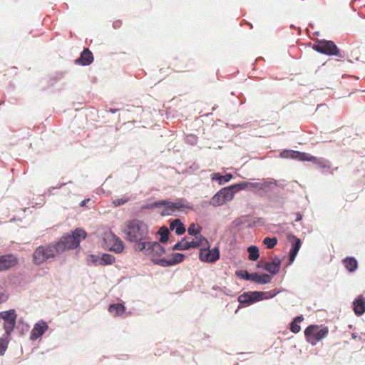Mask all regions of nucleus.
<instances>
[{
	"label": "nucleus",
	"mask_w": 365,
	"mask_h": 365,
	"mask_svg": "<svg viewBox=\"0 0 365 365\" xmlns=\"http://www.w3.org/2000/svg\"><path fill=\"white\" fill-rule=\"evenodd\" d=\"M86 235L84 230L77 228L71 234L62 236L57 242L38 246L33 253V262L39 265L66 251L77 248Z\"/></svg>",
	"instance_id": "obj_1"
},
{
	"label": "nucleus",
	"mask_w": 365,
	"mask_h": 365,
	"mask_svg": "<svg viewBox=\"0 0 365 365\" xmlns=\"http://www.w3.org/2000/svg\"><path fill=\"white\" fill-rule=\"evenodd\" d=\"M230 187L235 195L242 190H250L261 197H267L270 202L279 205L284 204L283 197L284 187L281 180L267 178H262L258 182L240 181L230 185Z\"/></svg>",
	"instance_id": "obj_2"
},
{
	"label": "nucleus",
	"mask_w": 365,
	"mask_h": 365,
	"mask_svg": "<svg viewBox=\"0 0 365 365\" xmlns=\"http://www.w3.org/2000/svg\"><path fill=\"white\" fill-rule=\"evenodd\" d=\"M127 240L139 244L148 240V225L142 221L133 220L128 221L123 228Z\"/></svg>",
	"instance_id": "obj_3"
},
{
	"label": "nucleus",
	"mask_w": 365,
	"mask_h": 365,
	"mask_svg": "<svg viewBox=\"0 0 365 365\" xmlns=\"http://www.w3.org/2000/svg\"><path fill=\"white\" fill-rule=\"evenodd\" d=\"M309 43L312 49L320 54L336 56L340 58H345L347 56L346 52L341 50L331 40L317 39L313 44Z\"/></svg>",
	"instance_id": "obj_4"
},
{
	"label": "nucleus",
	"mask_w": 365,
	"mask_h": 365,
	"mask_svg": "<svg viewBox=\"0 0 365 365\" xmlns=\"http://www.w3.org/2000/svg\"><path fill=\"white\" fill-rule=\"evenodd\" d=\"M135 250L143 252L150 256L152 260L157 264V261L165 252V250L158 242H150L148 240L144 242L135 245Z\"/></svg>",
	"instance_id": "obj_5"
},
{
	"label": "nucleus",
	"mask_w": 365,
	"mask_h": 365,
	"mask_svg": "<svg viewBox=\"0 0 365 365\" xmlns=\"http://www.w3.org/2000/svg\"><path fill=\"white\" fill-rule=\"evenodd\" d=\"M234 196V191L228 185L219 190L209 201L204 202L200 205H225L231 201Z\"/></svg>",
	"instance_id": "obj_6"
},
{
	"label": "nucleus",
	"mask_w": 365,
	"mask_h": 365,
	"mask_svg": "<svg viewBox=\"0 0 365 365\" xmlns=\"http://www.w3.org/2000/svg\"><path fill=\"white\" fill-rule=\"evenodd\" d=\"M329 333V329L325 327L319 329L317 325H310L304 331L307 341L312 345H316L319 341L325 338Z\"/></svg>",
	"instance_id": "obj_7"
},
{
	"label": "nucleus",
	"mask_w": 365,
	"mask_h": 365,
	"mask_svg": "<svg viewBox=\"0 0 365 365\" xmlns=\"http://www.w3.org/2000/svg\"><path fill=\"white\" fill-rule=\"evenodd\" d=\"M16 318L17 315L14 309L0 312V319L4 320L3 327L6 337H9L14 331L16 323Z\"/></svg>",
	"instance_id": "obj_8"
},
{
	"label": "nucleus",
	"mask_w": 365,
	"mask_h": 365,
	"mask_svg": "<svg viewBox=\"0 0 365 365\" xmlns=\"http://www.w3.org/2000/svg\"><path fill=\"white\" fill-rule=\"evenodd\" d=\"M103 240L106 247L110 251L120 253L124 250L123 241L111 232L105 233Z\"/></svg>",
	"instance_id": "obj_9"
},
{
	"label": "nucleus",
	"mask_w": 365,
	"mask_h": 365,
	"mask_svg": "<svg viewBox=\"0 0 365 365\" xmlns=\"http://www.w3.org/2000/svg\"><path fill=\"white\" fill-rule=\"evenodd\" d=\"M219 258L220 250L218 247L210 250L209 247H207V248H202L200 250L199 259L202 262L213 263L218 260Z\"/></svg>",
	"instance_id": "obj_10"
},
{
	"label": "nucleus",
	"mask_w": 365,
	"mask_h": 365,
	"mask_svg": "<svg viewBox=\"0 0 365 365\" xmlns=\"http://www.w3.org/2000/svg\"><path fill=\"white\" fill-rule=\"evenodd\" d=\"M267 293L263 292H247L238 297V302L241 304H253L264 299Z\"/></svg>",
	"instance_id": "obj_11"
},
{
	"label": "nucleus",
	"mask_w": 365,
	"mask_h": 365,
	"mask_svg": "<svg viewBox=\"0 0 365 365\" xmlns=\"http://www.w3.org/2000/svg\"><path fill=\"white\" fill-rule=\"evenodd\" d=\"M140 205H187L185 198H176L172 200L170 198L163 200H155L150 202H143Z\"/></svg>",
	"instance_id": "obj_12"
},
{
	"label": "nucleus",
	"mask_w": 365,
	"mask_h": 365,
	"mask_svg": "<svg viewBox=\"0 0 365 365\" xmlns=\"http://www.w3.org/2000/svg\"><path fill=\"white\" fill-rule=\"evenodd\" d=\"M94 61L93 53L88 48H83L81 52L80 56L74 60L76 65L81 66H90Z\"/></svg>",
	"instance_id": "obj_13"
},
{
	"label": "nucleus",
	"mask_w": 365,
	"mask_h": 365,
	"mask_svg": "<svg viewBox=\"0 0 365 365\" xmlns=\"http://www.w3.org/2000/svg\"><path fill=\"white\" fill-rule=\"evenodd\" d=\"M18 263V258L13 255H1L0 256V272L14 267Z\"/></svg>",
	"instance_id": "obj_14"
},
{
	"label": "nucleus",
	"mask_w": 365,
	"mask_h": 365,
	"mask_svg": "<svg viewBox=\"0 0 365 365\" xmlns=\"http://www.w3.org/2000/svg\"><path fill=\"white\" fill-rule=\"evenodd\" d=\"M185 255L181 253L173 254L170 259L163 257L157 261V264L162 267L175 265L183 261Z\"/></svg>",
	"instance_id": "obj_15"
},
{
	"label": "nucleus",
	"mask_w": 365,
	"mask_h": 365,
	"mask_svg": "<svg viewBox=\"0 0 365 365\" xmlns=\"http://www.w3.org/2000/svg\"><path fill=\"white\" fill-rule=\"evenodd\" d=\"M48 329L47 323L43 320L35 324L31 331L30 339L33 341L41 337Z\"/></svg>",
	"instance_id": "obj_16"
},
{
	"label": "nucleus",
	"mask_w": 365,
	"mask_h": 365,
	"mask_svg": "<svg viewBox=\"0 0 365 365\" xmlns=\"http://www.w3.org/2000/svg\"><path fill=\"white\" fill-rule=\"evenodd\" d=\"M234 178L235 175L230 173L222 174L220 172H214L210 175L211 180L212 182H217L219 185H225Z\"/></svg>",
	"instance_id": "obj_17"
},
{
	"label": "nucleus",
	"mask_w": 365,
	"mask_h": 365,
	"mask_svg": "<svg viewBox=\"0 0 365 365\" xmlns=\"http://www.w3.org/2000/svg\"><path fill=\"white\" fill-rule=\"evenodd\" d=\"M91 258L96 265H108L115 262V257L110 254H103L101 257L91 255Z\"/></svg>",
	"instance_id": "obj_18"
},
{
	"label": "nucleus",
	"mask_w": 365,
	"mask_h": 365,
	"mask_svg": "<svg viewBox=\"0 0 365 365\" xmlns=\"http://www.w3.org/2000/svg\"><path fill=\"white\" fill-rule=\"evenodd\" d=\"M250 281L255 282L259 284H267L271 282L272 277L267 274H259L257 273H251V275H248Z\"/></svg>",
	"instance_id": "obj_19"
},
{
	"label": "nucleus",
	"mask_w": 365,
	"mask_h": 365,
	"mask_svg": "<svg viewBox=\"0 0 365 365\" xmlns=\"http://www.w3.org/2000/svg\"><path fill=\"white\" fill-rule=\"evenodd\" d=\"M281 260L276 257L271 262H264L263 269L272 274H276L280 268Z\"/></svg>",
	"instance_id": "obj_20"
},
{
	"label": "nucleus",
	"mask_w": 365,
	"mask_h": 365,
	"mask_svg": "<svg viewBox=\"0 0 365 365\" xmlns=\"http://www.w3.org/2000/svg\"><path fill=\"white\" fill-rule=\"evenodd\" d=\"M73 183L72 181H68V182H58L56 186H51L50 187L47 191H45L43 196V197H46V196H51V195H56L58 193V190H60L61 188H62L63 187H65L66 185H73Z\"/></svg>",
	"instance_id": "obj_21"
},
{
	"label": "nucleus",
	"mask_w": 365,
	"mask_h": 365,
	"mask_svg": "<svg viewBox=\"0 0 365 365\" xmlns=\"http://www.w3.org/2000/svg\"><path fill=\"white\" fill-rule=\"evenodd\" d=\"M354 311L356 314L361 315L365 312V299L361 296L359 297L354 302Z\"/></svg>",
	"instance_id": "obj_22"
},
{
	"label": "nucleus",
	"mask_w": 365,
	"mask_h": 365,
	"mask_svg": "<svg viewBox=\"0 0 365 365\" xmlns=\"http://www.w3.org/2000/svg\"><path fill=\"white\" fill-rule=\"evenodd\" d=\"M297 153L299 155H297L296 160L299 162H311L312 163L313 160H317V157L311 155L310 153H305V152H301V151H297Z\"/></svg>",
	"instance_id": "obj_23"
},
{
	"label": "nucleus",
	"mask_w": 365,
	"mask_h": 365,
	"mask_svg": "<svg viewBox=\"0 0 365 365\" xmlns=\"http://www.w3.org/2000/svg\"><path fill=\"white\" fill-rule=\"evenodd\" d=\"M108 311L114 316H120L125 312V308L122 304H113L109 306Z\"/></svg>",
	"instance_id": "obj_24"
},
{
	"label": "nucleus",
	"mask_w": 365,
	"mask_h": 365,
	"mask_svg": "<svg viewBox=\"0 0 365 365\" xmlns=\"http://www.w3.org/2000/svg\"><path fill=\"white\" fill-rule=\"evenodd\" d=\"M66 71H56L53 74L50 75L48 84L49 86H53L58 81L63 78Z\"/></svg>",
	"instance_id": "obj_25"
},
{
	"label": "nucleus",
	"mask_w": 365,
	"mask_h": 365,
	"mask_svg": "<svg viewBox=\"0 0 365 365\" xmlns=\"http://www.w3.org/2000/svg\"><path fill=\"white\" fill-rule=\"evenodd\" d=\"M170 228L171 230H175V233L178 235L185 232V228L180 220H175L170 223Z\"/></svg>",
	"instance_id": "obj_26"
},
{
	"label": "nucleus",
	"mask_w": 365,
	"mask_h": 365,
	"mask_svg": "<svg viewBox=\"0 0 365 365\" xmlns=\"http://www.w3.org/2000/svg\"><path fill=\"white\" fill-rule=\"evenodd\" d=\"M203 242H205V244H208L207 240L202 236L200 234L195 235V239H192L191 241H188V245L189 248L191 247H197L200 245H203Z\"/></svg>",
	"instance_id": "obj_27"
},
{
	"label": "nucleus",
	"mask_w": 365,
	"mask_h": 365,
	"mask_svg": "<svg viewBox=\"0 0 365 365\" xmlns=\"http://www.w3.org/2000/svg\"><path fill=\"white\" fill-rule=\"evenodd\" d=\"M294 238L295 240V243L294 244V245L290 251V253H289V260H290L289 263H292L294 262V260L299 250V248L301 247V240L299 238H297L295 237H294Z\"/></svg>",
	"instance_id": "obj_28"
},
{
	"label": "nucleus",
	"mask_w": 365,
	"mask_h": 365,
	"mask_svg": "<svg viewBox=\"0 0 365 365\" xmlns=\"http://www.w3.org/2000/svg\"><path fill=\"white\" fill-rule=\"evenodd\" d=\"M343 262L349 272H354L357 268V261L354 257H347Z\"/></svg>",
	"instance_id": "obj_29"
},
{
	"label": "nucleus",
	"mask_w": 365,
	"mask_h": 365,
	"mask_svg": "<svg viewBox=\"0 0 365 365\" xmlns=\"http://www.w3.org/2000/svg\"><path fill=\"white\" fill-rule=\"evenodd\" d=\"M297 150H290V149H284L280 153V157L282 158L296 160Z\"/></svg>",
	"instance_id": "obj_30"
},
{
	"label": "nucleus",
	"mask_w": 365,
	"mask_h": 365,
	"mask_svg": "<svg viewBox=\"0 0 365 365\" xmlns=\"http://www.w3.org/2000/svg\"><path fill=\"white\" fill-rule=\"evenodd\" d=\"M303 320L302 316L297 317L294 321L292 322L290 325V329L293 333H298L300 331L301 327L299 325V323H300Z\"/></svg>",
	"instance_id": "obj_31"
},
{
	"label": "nucleus",
	"mask_w": 365,
	"mask_h": 365,
	"mask_svg": "<svg viewBox=\"0 0 365 365\" xmlns=\"http://www.w3.org/2000/svg\"><path fill=\"white\" fill-rule=\"evenodd\" d=\"M249 259L252 261L257 260L259 257V250L256 246H250L248 247Z\"/></svg>",
	"instance_id": "obj_32"
},
{
	"label": "nucleus",
	"mask_w": 365,
	"mask_h": 365,
	"mask_svg": "<svg viewBox=\"0 0 365 365\" xmlns=\"http://www.w3.org/2000/svg\"><path fill=\"white\" fill-rule=\"evenodd\" d=\"M130 200V197L128 195H124L120 197H116L113 200L112 205H123L124 204L128 202Z\"/></svg>",
	"instance_id": "obj_33"
},
{
	"label": "nucleus",
	"mask_w": 365,
	"mask_h": 365,
	"mask_svg": "<svg viewBox=\"0 0 365 365\" xmlns=\"http://www.w3.org/2000/svg\"><path fill=\"white\" fill-rule=\"evenodd\" d=\"M130 200V197L128 195H124L120 197H116L113 200L112 205H123L124 204L128 202Z\"/></svg>",
	"instance_id": "obj_34"
},
{
	"label": "nucleus",
	"mask_w": 365,
	"mask_h": 365,
	"mask_svg": "<svg viewBox=\"0 0 365 365\" xmlns=\"http://www.w3.org/2000/svg\"><path fill=\"white\" fill-rule=\"evenodd\" d=\"M313 164L318 165L319 168L325 169V168H329L331 163L329 160H325L323 158H318L317 160H313Z\"/></svg>",
	"instance_id": "obj_35"
},
{
	"label": "nucleus",
	"mask_w": 365,
	"mask_h": 365,
	"mask_svg": "<svg viewBox=\"0 0 365 365\" xmlns=\"http://www.w3.org/2000/svg\"><path fill=\"white\" fill-rule=\"evenodd\" d=\"M188 249H190L188 241L185 239L178 242L173 247V250H185Z\"/></svg>",
	"instance_id": "obj_36"
},
{
	"label": "nucleus",
	"mask_w": 365,
	"mask_h": 365,
	"mask_svg": "<svg viewBox=\"0 0 365 365\" xmlns=\"http://www.w3.org/2000/svg\"><path fill=\"white\" fill-rule=\"evenodd\" d=\"M159 234L160 235V241L163 243L167 242L168 240L169 230L165 227H162L159 230Z\"/></svg>",
	"instance_id": "obj_37"
},
{
	"label": "nucleus",
	"mask_w": 365,
	"mask_h": 365,
	"mask_svg": "<svg viewBox=\"0 0 365 365\" xmlns=\"http://www.w3.org/2000/svg\"><path fill=\"white\" fill-rule=\"evenodd\" d=\"M263 243L268 249H272L277 245V239L276 237H265L263 240Z\"/></svg>",
	"instance_id": "obj_38"
},
{
	"label": "nucleus",
	"mask_w": 365,
	"mask_h": 365,
	"mask_svg": "<svg viewBox=\"0 0 365 365\" xmlns=\"http://www.w3.org/2000/svg\"><path fill=\"white\" fill-rule=\"evenodd\" d=\"M197 137L194 134H189L185 137L186 143L190 145H195L197 143Z\"/></svg>",
	"instance_id": "obj_39"
},
{
	"label": "nucleus",
	"mask_w": 365,
	"mask_h": 365,
	"mask_svg": "<svg viewBox=\"0 0 365 365\" xmlns=\"http://www.w3.org/2000/svg\"><path fill=\"white\" fill-rule=\"evenodd\" d=\"M187 232L190 235L195 236L197 235H199V230L196 229L195 225L194 224H192L190 225V227L187 229Z\"/></svg>",
	"instance_id": "obj_40"
},
{
	"label": "nucleus",
	"mask_w": 365,
	"mask_h": 365,
	"mask_svg": "<svg viewBox=\"0 0 365 365\" xmlns=\"http://www.w3.org/2000/svg\"><path fill=\"white\" fill-rule=\"evenodd\" d=\"M7 342L3 339H0V355H3L6 349H7Z\"/></svg>",
	"instance_id": "obj_41"
},
{
	"label": "nucleus",
	"mask_w": 365,
	"mask_h": 365,
	"mask_svg": "<svg viewBox=\"0 0 365 365\" xmlns=\"http://www.w3.org/2000/svg\"><path fill=\"white\" fill-rule=\"evenodd\" d=\"M236 274L240 277L242 279H245L246 280H249L248 275H251L250 273H249L247 271H241V272H237Z\"/></svg>",
	"instance_id": "obj_42"
},
{
	"label": "nucleus",
	"mask_w": 365,
	"mask_h": 365,
	"mask_svg": "<svg viewBox=\"0 0 365 365\" xmlns=\"http://www.w3.org/2000/svg\"><path fill=\"white\" fill-rule=\"evenodd\" d=\"M122 26V21L120 20H116L113 23V26L114 29H117Z\"/></svg>",
	"instance_id": "obj_43"
},
{
	"label": "nucleus",
	"mask_w": 365,
	"mask_h": 365,
	"mask_svg": "<svg viewBox=\"0 0 365 365\" xmlns=\"http://www.w3.org/2000/svg\"><path fill=\"white\" fill-rule=\"evenodd\" d=\"M293 215L295 216V222H299L302 219V214L301 212H296L294 213Z\"/></svg>",
	"instance_id": "obj_44"
},
{
	"label": "nucleus",
	"mask_w": 365,
	"mask_h": 365,
	"mask_svg": "<svg viewBox=\"0 0 365 365\" xmlns=\"http://www.w3.org/2000/svg\"><path fill=\"white\" fill-rule=\"evenodd\" d=\"M91 201L90 198H84L82 200L78 205H87V204Z\"/></svg>",
	"instance_id": "obj_45"
},
{
	"label": "nucleus",
	"mask_w": 365,
	"mask_h": 365,
	"mask_svg": "<svg viewBox=\"0 0 365 365\" xmlns=\"http://www.w3.org/2000/svg\"><path fill=\"white\" fill-rule=\"evenodd\" d=\"M239 98L240 100V105H243L246 103V98L244 96L243 94H241Z\"/></svg>",
	"instance_id": "obj_46"
},
{
	"label": "nucleus",
	"mask_w": 365,
	"mask_h": 365,
	"mask_svg": "<svg viewBox=\"0 0 365 365\" xmlns=\"http://www.w3.org/2000/svg\"><path fill=\"white\" fill-rule=\"evenodd\" d=\"M259 61H264V58L263 57H258L256 58L255 60V62H254L252 66H253V69H255V65H256V63Z\"/></svg>",
	"instance_id": "obj_47"
},
{
	"label": "nucleus",
	"mask_w": 365,
	"mask_h": 365,
	"mask_svg": "<svg viewBox=\"0 0 365 365\" xmlns=\"http://www.w3.org/2000/svg\"><path fill=\"white\" fill-rule=\"evenodd\" d=\"M118 110L119 109L113 108H110L107 110L108 112L111 113L113 114L117 113Z\"/></svg>",
	"instance_id": "obj_48"
},
{
	"label": "nucleus",
	"mask_w": 365,
	"mask_h": 365,
	"mask_svg": "<svg viewBox=\"0 0 365 365\" xmlns=\"http://www.w3.org/2000/svg\"><path fill=\"white\" fill-rule=\"evenodd\" d=\"M6 300V297L4 294H0V303Z\"/></svg>",
	"instance_id": "obj_49"
},
{
	"label": "nucleus",
	"mask_w": 365,
	"mask_h": 365,
	"mask_svg": "<svg viewBox=\"0 0 365 365\" xmlns=\"http://www.w3.org/2000/svg\"><path fill=\"white\" fill-rule=\"evenodd\" d=\"M198 168V166L195 165V163H193L192 165L190 167V169L192 170V171H195Z\"/></svg>",
	"instance_id": "obj_50"
},
{
	"label": "nucleus",
	"mask_w": 365,
	"mask_h": 365,
	"mask_svg": "<svg viewBox=\"0 0 365 365\" xmlns=\"http://www.w3.org/2000/svg\"><path fill=\"white\" fill-rule=\"evenodd\" d=\"M264 264V263H263L262 262H260L258 264L257 267H259V268H262L263 269Z\"/></svg>",
	"instance_id": "obj_51"
},
{
	"label": "nucleus",
	"mask_w": 365,
	"mask_h": 365,
	"mask_svg": "<svg viewBox=\"0 0 365 365\" xmlns=\"http://www.w3.org/2000/svg\"><path fill=\"white\" fill-rule=\"evenodd\" d=\"M308 26H309V28H311V29H314V23H312V22H309V24H308Z\"/></svg>",
	"instance_id": "obj_52"
},
{
	"label": "nucleus",
	"mask_w": 365,
	"mask_h": 365,
	"mask_svg": "<svg viewBox=\"0 0 365 365\" xmlns=\"http://www.w3.org/2000/svg\"><path fill=\"white\" fill-rule=\"evenodd\" d=\"M319 34H320V33H319V31H314V32L313 33V35H314V36H319Z\"/></svg>",
	"instance_id": "obj_53"
},
{
	"label": "nucleus",
	"mask_w": 365,
	"mask_h": 365,
	"mask_svg": "<svg viewBox=\"0 0 365 365\" xmlns=\"http://www.w3.org/2000/svg\"><path fill=\"white\" fill-rule=\"evenodd\" d=\"M290 28L292 29H297V27L294 24L290 25Z\"/></svg>",
	"instance_id": "obj_54"
},
{
	"label": "nucleus",
	"mask_w": 365,
	"mask_h": 365,
	"mask_svg": "<svg viewBox=\"0 0 365 365\" xmlns=\"http://www.w3.org/2000/svg\"><path fill=\"white\" fill-rule=\"evenodd\" d=\"M324 105L323 104H319L317 107V110L319 108V107H322Z\"/></svg>",
	"instance_id": "obj_55"
},
{
	"label": "nucleus",
	"mask_w": 365,
	"mask_h": 365,
	"mask_svg": "<svg viewBox=\"0 0 365 365\" xmlns=\"http://www.w3.org/2000/svg\"><path fill=\"white\" fill-rule=\"evenodd\" d=\"M217 108V106H215L213 107V108H212V110H215Z\"/></svg>",
	"instance_id": "obj_56"
},
{
	"label": "nucleus",
	"mask_w": 365,
	"mask_h": 365,
	"mask_svg": "<svg viewBox=\"0 0 365 365\" xmlns=\"http://www.w3.org/2000/svg\"><path fill=\"white\" fill-rule=\"evenodd\" d=\"M40 205V202H35L34 205L37 206V205Z\"/></svg>",
	"instance_id": "obj_57"
},
{
	"label": "nucleus",
	"mask_w": 365,
	"mask_h": 365,
	"mask_svg": "<svg viewBox=\"0 0 365 365\" xmlns=\"http://www.w3.org/2000/svg\"><path fill=\"white\" fill-rule=\"evenodd\" d=\"M66 189H68V190L66 191L67 193H69L71 192L70 190V188L69 187H67Z\"/></svg>",
	"instance_id": "obj_58"
},
{
	"label": "nucleus",
	"mask_w": 365,
	"mask_h": 365,
	"mask_svg": "<svg viewBox=\"0 0 365 365\" xmlns=\"http://www.w3.org/2000/svg\"><path fill=\"white\" fill-rule=\"evenodd\" d=\"M251 28H252V24L251 23H247Z\"/></svg>",
	"instance_id": "obj_59"
},
{
	"label": "nucleus",
	"mask_w": 365,
	"mask_h": 365,
	"mask_svg": "<svg viewBox=\"0 0 365 365\" xmlns=\"http://www.w3.org/2000/svg\"><path fill=\"white\" fill-rule=\"evenodd\" d=\"M187 205H190V203L187 201ZM190 206H192V204H190Z\"/></svg>",
	"instance_id": "obj_60"
},
{
	"label": "nucleus",
	"mask_w": 365,
	"mask_h": 365,
	"mask_svg": "<svg viewBox=\"0 0 365 365\" xmlns=\"http://www.w3.org/2000/svg\"><path fill=\"white\" fill-rule=\"evenodd\" d=\"M169 207H170V208H172L173 207H172V206H170ZM177 207L178 208L179 207Z\"/></svg>",
	"instance_id": "obj_61"
}]
</instances>
